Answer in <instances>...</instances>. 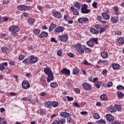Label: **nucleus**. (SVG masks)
I'll use <instances>...</instances> for the list:
<instances>
[{
  "label": "nucleus",
  "mask_w": 124,
  "mask_h": 124,
  "mask_svg": "<svg viewBox=\"0 0 124 124\" xmlns=\"http://www.w3.org/2000/svg\"><path fill=\"white\" fill-rule=\"evenodd\" d=\"M9 31H11V32H13V35L15 36V35H17V32L20 31V28L17 26H12L9 28Z\"/></svg>",
  "instance_id": "obj_1"
},
{
  "label": "nucleus",
  "mask_w": 124,
  "mask_h": 124,
  "mask_svg": "<svg viewBox=\"0 0 124 124\" xmlns=\"http://www.w3.org/2000/svg\"><path fill=\"white\" fill-rule=\"evenodd\" d=\"M58 38L60 41L65 42L66 41H67V39H68V35L65 34L62 35H59Z\"/></svg>",
  "instance_id": "obj_2"
},
{
  "label": "nucleus",
  "mask_w": 124,
  "mask_h": 124,
  "mask_svg": "<svg viewBox=\"0 0 124 124\" xmlns=\"http://www.w3.org/2000/svg\"><path fill=\"white\" fill-rule=\"evenodd\" d=\"M30 62L32 64H34V63H36L37 62H38V58L37 57H35L33 55L30 56Z\"/></svg>",
  "instance_id": "obj_3"
},
{
  "label": "nucleus",
  "mask_w": 124,
  "mask_h": 124,
  "mask_svg": "<svg viewBox=\"0 0 124 124\" xmlns=\"http://www.w3.org/2000/svg\"><path fill=\"white\" fill-rule=\"evenodd\" d=\"M30 86H31V84H30V83L29 82V81L27 80H24L22 82V86L23 89H24V90H27V89H29Z\"/></svg>",
  "instance_id": "obj_4"
},
{
  "label": "nucleus",
  "mask_w": 124,
  "mask_h": 124,
  "mask_svg": "<svg viewBox=\"0 0 124 124\" xmlns=\"http://www.w3.org/2000/svg\"><path fill=\"white\" fill-rule=\"evenodd\" d=\"M82 87L84 90H86V91H91L92 90V86L91 85L87 83V82H84L82 84Z\"/></svg>",
  "instance_id": "obj_5"
},
{
  "label": "nucleus",
  "mask_w": 124,
  "mask_h": 124,
  "mask_svg": "<svg viewBox=\"0 0 124 124\" xmlns=\"http://www.w3.org/2000/svg\"><path fill=\"white\" fill-rule=\"evenodd\" d=\"M81 13H83V14H87L91 11V10L87 9V5L86 4L83 5V7L81 8Z\"/></svg>",
  "instance_id": "obj_6"
},
{
  "label": "nucleus",
  "mask_w": 124,
  "mask_h": 124,
  "mask_svg": "<svg viewBox=\"0 0 124 124\" xmlns=\"http://www.w3.org/2000/svg\"><path fill=\"white\" fill-rule=\"evenodd\" d=\"M31 8V7L27 6L26 5H22L17 6V9L18 10H20V11H23V10H28Z\"/></svg>",
  "instance_id": "obj_7"
},
{
  "label": "nucleus",
  "mask_w": 124,
  "mask_h": 124,
  "mask_svg": "<svg viewBox=\"0 0 124 124\" xmlns=\"http://www.w3.org/2000/svg\"><path fill=\"white\" fill-rule=\"evenodd\" d=\"M61 73H62V74H64L65 76H69V75H70V71L66 68L62 69L61 71Z\"/></svg>",
  "instance_id": "obj_8"
},
{
  "label": "nucleus",
  "mask_w": 124,
  "mask_h": 124,
  "mask_svg": "<svg viewBox=\"0 0 124 124\" xmlns=\"http://www.w3.org/2000/svg\"><path fill=\"white\" fill-rule=\"evenodd\" d=\"M52 14L55 18H57L58 19H61L62 18V14L60 12L55 11L52 12Z\"/></svg>",
  "instance_id": "obj_9"
},
{
  "label": "nucleus",
  "mask_w": 124,
  "mask_h": 124,
  "mask_svg": "<svg viewBox=\"0 0 124 124\" xmlns=\"http://www.w3.org/2000/svg\"><path fill=\"white\" fill-rule=\"evenodd\" d=\"M8 63L6 62H2L0 64V70L1 71H3V70H5V66L7 67L8 65Z\"/></svg>",
  "instance_id": "obj_10"
},
{
  "label": "nucleus",
  "mask_w": 124,
  "mask_h": 124,
  "mask_svg": "<svg viewBox=\"0 0 124 124\" xmlns=\"http://www.w3.org/2000/svg\"><path fill=\"white\" fill-rule=\"evenodd\" d=\"M46 80L48 83L51 82V81H53L54 80V73H52V74L47 75Z\"/></svg>",
  "instance_id": "obj_11"
},
{
  "label": "nucleus",
  "mask_w": 124,
  "mask_h": 124,
  "mask_svg": "<svg viewBox=\"0 0 124 124\" xmlns=\"http://www.w3.org/2000/svg\"><path fill=\"white\" fill-rule=\"evenodd\" d=\"M106 117L107 119V120L109 122V123L111 122H113L114 120H115V118H114V116L111 114H107L106 115Z\"/></svg>",
  "instance_id": "obj_12"
},
{
  "label": "nucleus",
  "mask_w": 124,
  "mask_h": 124,
  "mask_svg": "<svg viewBox=\"0 0 124 124\" xmlns=\"http://www.w3.org/2000/svg\"><path fill=\"white\" fill-rule=\"evenodd\" d=\"M44 71V73H45V74H46V75H49L52 74V73H53V72H52V70H51V69H50L49 68H45Z\"/></svg>",
  "instance_id": "obj_13"
},
{
  "label": "nucleus",
  "mask_w": 124,
  "mask_h": 124,
  "mask_svg": "<svg viewBox=\"0 0 124 124\" xmlns=\"http://www.w3.org/2000/svg\"><path fill=\"white\" fill-rule=\"evenodd\" d=\"M60 116L62 118H67V117H70L71 114L68 112H63L61 113Z\"/></svg>",
  "instance_id": "obj_14"
},
{
  "label": "nucleus",
  "mask_w": 124,
  "mask_h": 124,
  "mask_svg": "<svg viewBox=\"0 0 124 124\" xmlns=\"http://www.w3.org/2000/svg\"><path fill=\"white\" fill-rule=\"evenodd\" d=\"M63 31H64V27L62 26L57 27L55 30L56 32H62Z\"/></svg>",
  "instance_id": "obj_15"
},
{
  "label": "nucleus",
  "mask_w": 124,
  "mask_h": 124,
  "mask_svg": "<svg viewBox=\"0 0 124 124\" xmlns=\"http://www.w3.org/2000/svg\"><path fill=\"white\" fill-rule=\"evenodd\" d=\"M39 35L41 38H44L48 36V33L46 31H42Z\"/></svg>",
  "instance_id": "obj_16"
},
{
  "label": "nucleus",
  "mask_w": 124,
  "mask_h": 124,
  "mask_svg": "<svg viewBox=\"0 0 124 124\" xmlns=\"http://www.w3.org/2000/svg\"><path fill=\"white\" fill-rule=\"evenodd\" d=\"M71 10L73 11L74 15H79V12L73 6L71 7Z\"/></svg>",
  "instance_id": "obj_17"
},
{
  "label": "nucleus",
  "mask_w": 124,
  "mask_h": 124,
  "mask_svg": "<svg viewBox=\"0 0 124 124\" xmlns=\"http://www.w3.org/2000/svg\"><path fill=\"white\" fill-rule=\"evenodd\" d=\"M102 16L105 20H109L110 19V16L108 15L107 13H103Z\"/></svg>",
  "instance_id": "obj_18"
},
{
  "label": "nucleus",
  "mask_w": 124,
  "mask_h": 124,
  "mask_svg": "<svg viewBox=\"0 0 124 124\" xmlns=\"http://www.w3.org/2000/svg\"><path fill=\"white\" fill-rule=\"evenodd\" d=\"M101 56L103 59H107L108 58V53L107 52H102Z\"/></svg>",
  "instance_id": "obj_19"
},
{
  "label": "nucleus",
  "mask_w": 124,
  "mask_h": 124,
  "mask_svg": "<svg viewBox=\"0 0 124 124\" xmlns=\"http://www.w3.org/2000/svg\"><path fill=\"white\" fill-rule=\"evenodd\" d=\"M90 31H91V32H92V33H93L94 34H98V33H99V31H98L93 28H91Z\"/></svg>",
  "instance_id": "obj_20"
},
{
  "label": "nucleus",
  "mask_w": 124,
  "mask_h": 124,
  "mask_svg": "<svg viewBox=\"0 0 124 124\" xmlns=\"http://www.w3.org/2000/svg\"><path fill=\"white\" fill-rule=\"evenodd\" d=\"M54 29H56V24L52 23L50 25L48 31L51 32Z\"/></svg>",
  "instance_id": "obj_21"
},
{
  "label": "nucleus",
  "mask_w": 124,
  "mask_h": 124,
  "mask_svg": "<svg viewBox=\"0 0 124 124\" xmlns=\"http://www.w3.org/2000/svg\"><path fill=\"white\" fill-rule=\"evenodd\" d=\"M115 109H116V112L117 111H122V106L120 105H115Z\"/></svg>",
  "instance_id": "obj_22"
},
{
  "label": "nucleus",
  "mask_w": 124,
  "mask_h": 124,
  "mask_svg": "<svg viewBox=\"0 0 124 124\" xmlns=\"http://www.w3.org/2000/svg\"><path fill=\"white\" fill-rule=\"evenodd\" d=\"M111 22H112V23H114V24H117V23L119 22V20L115 16H112L111 18Z\"/></svg>",
  "instance_id": "obj_23"
},
{
  "label": "nucleus",
  "mask_w": 124,
  "mask_h": 124,
  "mask_svg": "<svg viewBox=\"0 0 124 124\" xmlns=\"http://www.w3.org/2000/svg\"><path fill=\"white\" fill-rule=\"evenodd\" d=\"M108 109L109 112H111V113H114V112H116V108L113 106H111L110 107L108 108Z\"/></svg>",
  "instance_id": "obj_24"
},
{
  "label": "nucleus",
  "mask_w": 124,
  "mask_h": 124,
  "mask_svg": "<svg viewBox=\"0 0 124 124\" xmlns=\"http://www.w3.org/2000/svg\"><path fill=\"white\" fill-rule=\"evenodd\" d=\"M87 44L89 47H93L94 46V43L92 40H90L87 42Z\"/></svg>",
  "instance_id": "obj_25"
},
{
  "label": "nucleus",
  "mask_w": 124,
  "mask_h": 124,
  "mask_svg": "<svg viewBox=\"0 0 124 124\" xmlns=\"http://www.w3.org/2000/svg\"><path fill=\"white\" fill-rule=\"evenodd\" d=\"M74 5L75 7L77 8V10H80V9L81 8V4H80V3L77 2L74 4Z\"/></svg>",
  "instance_id": "obj_26"
},
{
  "label": "nucleus",
  "mask_w": 124,
  "mask_h": 124,
  "mask_svg": "<svg viewBox=\"0 0 124 124\" xmlns=\"http://www.w3.org/2000/svg\"><path fill=\"white\" fill-rule=\"evenodd\" d=\"M51 103L50 101L46 102L44 103V105H45V107H46V108H51V107H52Z\"/></svg>",
  "instance_id": "obj_27"
},
{
  "label": "nucleus",
  "mask_w": 124,
  "mask_h": 124,
  "mask_svg": "<svg viewBox=\"0 0 124 124\" xmlns=\"http://www.w3.org/2000/svg\"><path fill=\"white\" fill-rule=\"evenodd\" d=\"M118 43L119 44H121V45H124V37H120L118 40Z\"/></svg>",
  "instance_id": "obj_28"
},
{
  "label": "nucleus",
  "mask_w": 124,
  "mask_h": 124,
  "mask_svg": "<svg viewBox=\"0 0 124 124\" xmlns=\"http://www.w3.org/2000/svg\"><path fill=\"white\" fill-rule=\"evenodd\" d=\"M51 105L52 107L56 108L59 106V103H58V102L53 101L51 103Z\"/></svg>",
  "instance_id": "obj_29"
},
{
  "label": "nucleus",
  "mask_w": 124,
  "mask_h": 124,
  "mask_svg": "<svg viewBox=\"0 0 124 124\" xmlns=\"http://www.w3.org/2000/svg\"><path fill=\"white\" fill-rule=\"evenodd\" d=\"M83 47L86 53H91L92 52V49L86 47V46H83Z\"/></svg>",
  "instance_id": "obj_30"
},
{
  "label": "nucleus",
  "mask_w": 124,
  "mask_h": 124,
  "mask_svg": "<svg viewBox=\"0 0 124 124\" xmlns=\"http://www.w3.org/2000/svg\"><path fill=\"white\" fill-rule=\"evenodd\" d=\"M120 65L118 64H113L112 65V68L114 69H120Z\"/></svg>",
  "instance_id": "obj_31"
},
{
  "label": "nucleus",
  "mask_w": 124,
  "mask_h": 124,
  "mask_svg": "<svg viewBox=\"0 0 124 124\" xmlns=\"http://www.w3.org/2000/svg\"><path fill=\"white\" fill-rule=\"evenodd\" d=\"M79 70L78 68H75L73 70V73L74 75H76V74H78L79 73Z\"/></svg>",
  "instance_id": "obj_32"
},
{
  "label": "nucleus",
  "mask_w": 124,
  "mask_h": 124,
  "mask_svg": "<svg viewBox=\"0 0 124 124\" xmlns=\"http://www.w3.org/2000/svg\"><path fill=\"white\" fill-rule=\"evenodd\" d=\"M50 86L51 88H57V87H58V84L56 82H52L50 83Z\"/></svg>",
  "instance_id": "obj_33"
},
{
  "label": "nucleus",
  "mask_w": 124,
  "mask_h": 124,
  "mask_svg": "<svg viewBox=\"0 0 124 124\" xmlns=\"http://www.w3.org/2000/svg\"><path fill=\"white\" fill-rule=\"evenodd\" d=\"M33 32L35 34H39V33H40V30L38 29H34L33 31Z\"/></svg>",
  "instance_id": "obj_34"
},
{
  "label": "nucleus",
  "mask_w": 124,
  "mask_h": 124,
  "mask_svg": "<svg viewBox=\"0 0 124 124\" xmlns=\"http://www.w3.org/2000/svg\"><path fill=\"white\" fill-rule=\"evenodd\" d=\"M29 102H31V103L33 105H34L35 104V102L38 103L37 99H36V100L30 99Z\"/></svg>",
  "instance_id": "obj_35"
},
{
  "label": "nucleus",
  "mask_w": 124,
  "mask_h": 124,
  "mask_svg": "<svg viewBox=\"0 0 124 124\" xmlns=\"http://www.w3.org/2000/svg\"><path fill=\"white\" fill-rule=\"evenodd\" d=\"M58 122L59 123V124H65V119L61 118V119H60V120Z\"/></svg>",
  "instance_id": "obj_36"
},
{
  "label": "nucleus",
  "mask_w": 124,
  "mask_h": 124,
  "mask_svg": "<svg viewBox=\"0 0 124 124\" xmlns=\"http://www.w3.org/2000/svg\"><path fill=\"white\" fill-rule=\"evenodd\" d=\"M100 98L102 100H107V96L106 94H103L100 96Z\"/></svg>",
  "instance_id": "obj_37"
},
{
  "label": "nucleus",
  "mask_w": 124,
  "mask_h": 124,
  "mask_svg": "<svg viewBox=\"0 0 124 124\" xmlns=\"http://www.w3.org/2000/svg\"><path fill=\"white\" fill-rule=\"evenodd\" d=\"M73 46L74 47V48H77L78 49H79L80 48L82 47V45L80 44H77Z\"/></svg>",
  "instance_id": "obj_38"
},
{
  "label": "nucleus",
  "mask_w": 124,
  "mask_h": 124,
  "mask_svg": "<svg viewBox=\"0 0 124 124\" xmlns=\"http://www.w3.org/2000/svg\"><path fill=\"white\" fill-rule=\"evenodd\" d=\"M114 10L115 14H116V15H119V8H118V6H115Z\"/></svg>",
  "instance_id": "obj_39"
},
{
  "label": "nucleus",
  "mask_w": 124,
  "mask_h": 124,
  "mask_svg": "<svg viewBox=\"0 0 124 124\" xmlns=\"http://www.w3.org/2000/svg\"><path fill=\"white\" fill-rule=\"evenodd\" d=\"M67 56L69 57V58H75V55H74L73 53L71 52L67 53Z\"/></svg>",
  "instance_id": "obj_40"
},
{
  "label": "nucleus",
  "mask_w": 124,
  "mask_h": 124,
  "mask_svg": "<svg viewBox=\"0 0 124 124\" xmlns=\"http://www.w3.org/2000/svg\"><path fill=\"white\" fill-rule=\"evenodd\" d=\"M82 63L83 64H85V65H89V66L92 65V64L91 63H89L88 61H87V60H86L83 61V62H82Z\"/></svg>",
  "instance_id": "obj_41"
},
{
  "label": "nucleus",
  "mask_w": 124,
  "mask_h": 124,
  "mask_svg": "<svg viewBox=\"0 0 124 124\" xmlns=\"http://www.w3.org/2000/svg\"><path fill=\"white\" fill-rule=\"evenodd\" d=\"M117 90H124V87L122 85H119L117 86L116 87Z\"/></svg>",
  "instance_id": "obj_42"
},
{
  "label": "nucleus",
  "mask_w": 124,
  "mask_h": 124,
  "mask_svg": "<svg viewBox=\"0 0 124 124\" xmlns=\"http://www.w3.org/2000/svg\"><path fill=\"white\" fill-rule=\"evenodd\" d=\"M28 22L29 24H33L34 23V19L30 18L28 19Z\"/></svg>",
  "instance_id": "obj_43"
},
{
  "label": "nucleus",
  "mask_w": 124,
  "mask_h": 124,
  "mask_svg": "<svg viewBox=\"0 0 124 124\" xmlns=\"http://www.w3.org/2000/svg\"><path fill=\"white\" fill-rule=\"evenodd\" d=\"M93 117L94 119H95V120H97L99 119V114H98V113H94L93 115Z\"/></svg>",
  "instance_id": "obj_44"
},
{
  "label": "nucleus",
  "mask_w": 124,
  "mask_h": 124,
  "mask_svg": "<svg viewBox=\"0 0 124 124\" xmlns=\"http://www.w3.org/2000/svg\"><path fill=\"white\" fill-rule=\"evenodd\" d=\"M64 18L65 21H66V22H68L70 19L69 16H68V15H64Z\"/></svg>",
  "instance_id": "obj_45"
},
{
  "label": "nucleus",
  "mask_w": 124,
  "mask_h": 124,
  "mask_svg": "<svg viewBox=\"0 0 124 124\" xmlns=\"http://www.w3.org/2000/svg\"><path fill=\"white\" fill-rule=\"evenodd\" d=\"M99 62H101V63H103L105 65H107V64H108V62L107 61V60H105V61L100 60Z\"/></svg>",
  "instance_id": "obj_46"
},
{
  "label": "nucleus",
  "mask_w": 124,
  "mask_h": 124,
  "mask_svg": "<svg viewBox=\"0 0 124 124\" xmlns=\"http://www.w3.org/2000/svg\"><path fill=\"white\" fill-rule=\"evenodd\" d=\"M78 23L79 24H84V21H83V17H80L79 18L78 20Z\"/></svg>",
  "instance_id": "obj_47"
},
{
  "label": "nucleus",
  "mask_w": 124,
  "mask_h": 124,
  "mask_svg": "<svg viewBox=\"0 0 124 124\" xmlns=\"http://www.w3.org/2000/svg\"><path fill=\"white\" fill-rule=\"evenodd\" d=\"M57 55H58V56H59V57H61V56H62V49L59 50L57 51Z\"/></svg>",
  "instance_id": "obj_48"
},
{
  "label": "nucleus",
  "mask_w": 124,
  "mask_h": 124,
  "mask_svg": "<svg viewBox=\"0 0 124 124\" xmlns=\"http://www.w3.org/2000/svg\"><path fill=\"white\" fill-rule=\"evenodd\" d=\"M117 95L118 96V97L120 98H122V97L123 96H124V93H117Z\"/></svg>",
  "instance_id": "obj_49"
},
{
  "label": "nucleus",
  "mask_w": 124,
  "mask_h": 124,
  "mask_svg": "<svg viewBox=\"0 0 124 124\" xmlns=\"http://www.w3.org/2000/svg\"><path fill=\"white\" fill-rule=\"evenodd\" d=\"M45 113H46V111L44 109H40V114L42 116H43V115H45Z\"/></svg>",
  "instance_id": "obj_50"
},
{
  "label": "nucleus",
  "mask_w": 124,
  "mask_h": 124,
  "mask_svg": "<svg viewBox=\"0 0 124 124\" xmlns=\"http://www.w3.org/2000/svg\"><path fill=\"white\" fill-rule=\"evenodd\" d=\"M7 50H8V48L5 46H3L1 47V51L2 52H6V51H7Z\"/></svg>",
  "instance_id": "obj_51"
},
{
  "label": "nucleus",
  "mask_w": 124,
  "mask_h": 124,
  "mask_svg": "<svg viewBox=\"0 0 124 124\" xmlns=\"http://www.w3.org/2000/svg\"><path fill=\"white\" fill-rule=\"evenodd\" d=\"M92 41L93 43H95V44H98V42H97V38H93L92 39Z\"/></svg>",
  "instance_id": "obj_52"
},
{
  "label": "nucleus",
  "mask_w": 124,
  "mask_h": 124,
  "mask_svg": "<svg viewBox=\"0 0 124 124\" xmlns=\"http://www.w3.org/2000/svg\"><path fill=\"white\" fill-rule=\"evenodd\" d=\"M102 74H103L104 76H106V75H107V70H103L102 72Z\"/></svg>",
  "instance_id": "obj_53"
},
{
  "label": "nucleus",
  "mask_w": 124,
  "mask_h": 124,
  "mask_svg": "<svg viewBox=\"0 0 124 124\" xmlns=\"http://www.w3.org/2000/svg\"><path fill=\"white\" fill-rule=\"evenodd\" d=\"M112 86H113V82H112V81H110L108 83L107 87H108V88H111Z\"/></svg>",
  "instance_id": "obj_54"
},
{
  "label": "nucleus",
  "mask_w": 124,
  "mask_h": 124,
  "mask_svg": "<svg viewBox=\"0 0 124 124\" xmlns=\"http://www.w3.org/2000/svg\"><path fill=\"white\" fill-rule=\"evenodd\" d=\"M67 123H71L72 122H73V120H72V118L70 117H68L67 119Z\"/></svg>",
  "instance_id": "obj_55"
},
{
  "label": "nucleus",
  "mask_w": 124,
  "mask_h": 124,
  "mask_svg": "<svg viewBox=\"0 0 124 124\" xmlns=\"http://www.w3.org/2000/svg\"><path fill=\"white\" fill-rule=\"evenodd\" d=\"M101 26L100 25H98V24H96L95 26V29H96V30H99V31L100 30V29H101Z\"/></svg>",
  "instance_id": "obj_56"
},
{
  "label": "nucleus",
  "mask_w": 124,
  "mask_h": 124,
  "mask_svg": "<svg viewBox=\"0 0 124 124\" xmlns=\"http://www.w3.org/2000/svg\"><path fill=\"white\" fill-rule=\"evenodd\" d=\"M92 6L94 8H97V3L96 2H94L92 4Z\"/></svg>",
  "instance_id": "obj_57"
},
{
  "label": "nucleus",
  "mask_w": 124,
  "mask_h": 124,
  "mask_svg": "<svg viewBox=\"0 0 124 124\" xmlns=\"http://www.w3.org/2000/svg\"><path fill=\"white\" fill-rule=\"evenodd\" d=\"M67 99L68 101H73L74 98L72 97H69V96H67Z\"/></svg>",
  "instance_id": "obj_58"
},
{
  "label": "nucleus",
  "mask_w": 124,
  "mask_h": 124,
  "mask_svg": "<svg viewBox=\"0 0 124 124\" xmlns=\"http://www.w3.org/2000/svg\"><path fill=\"white\" fill-rule=\"evenodd\" d=\"M78 53H80V54H84V49L80 47L78 49Z\"/></svg>",
  "instance_id": "obj_59"
},
{
  "label": "nucleus",
  "mask_w": 124,
  "mask_h": 124,
  "mask_svg": "<svg viewBox=\"0 0 124 124\" xmlns=\"http://www.w3.org/2000/svg\"><path fill=\"white\" fill-rule=\"evenodd\" d=\"M25 58V56L24 55H20L18 57L19 61H23Z\"/></svg>",
  "instance_id": "obj_60"
},
{
  "label": "nucleus",
  "mask_w": 124,
  "mask_h": 124,
  "mask_svg": "<svg viewBox=\"0 0 124 124\" xmlns=\"http://www.w3.org/2000/svg\"><path fill=\"white\" fill-rule=\"evenodd\" d=\"M99 31H100L99 33H102V32H104V31H105V29L103 28L102 27H101V29L99 30Z\"/></svg>",
  "instance_id": "obj_61"
},
{
  "label": "nucleus",
  "mask_w": 124,
  "mask_h": 124,
  "mask_svg": "<svg viewBox=\"0 0 124 124\" xmlns=\"http://www.w3.org/2000/svg\"><path fill=\"white\" fill-rule=\"evenodd\" d=\"M74 92H75V93H80V89H79V88H75L74 89Z\"/></svg>",
  "instance_id": "obj_62"
},
{
  "label": "nucleus",
  "mask_w": 124,
  "mask_h": 124,
  "mask_svg": "<svg viewBox=\"0 0 124 124\" xmlns=\"http://www.w3.org/2000/svg\"><path fill=\"white\" fill-rule=\"evenodd\" d=\"M89 21V18L88 17H84L83 18V24L84 23H86V22Z\"/></svg>",
  "instance_id": "obj_63"
},
{
  "label": "nucleus",
  "mask_w": 124,
  "mask_h": 124,
  "mask_svg": "<svg viewBox=\"0 0 124 124\" xmlns=\"http://www.w3.org/2000/svg\"><path fill=\"white\" fill-rule=\"evenodd\" d=\"M111 124H120V122H119L114 121L111 122Z\"/></svg>",
  "instance_id": "obj_64"
}]
</instances>
